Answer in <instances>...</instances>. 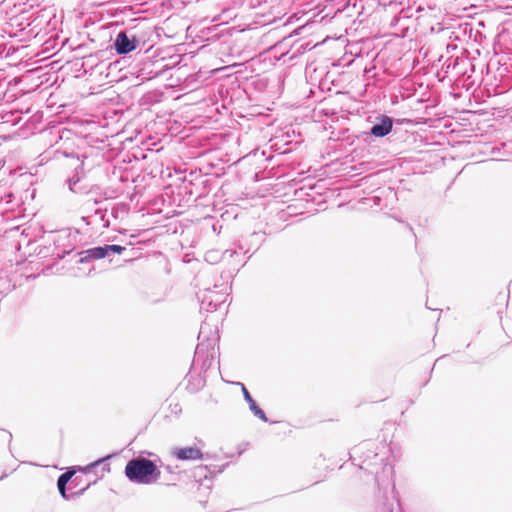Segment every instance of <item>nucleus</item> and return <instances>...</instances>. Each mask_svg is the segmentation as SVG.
Listing matches in <instances>:
<instances>
[{
  "mask_svg": "<svg viewBox=\"0 0 512 512\" xmlns=\"http://www.w3.org/2000/svg\"><path fill=\"white\" fill-rule=\"evenodd\" d=\"M374 447V442L366 440L354 447L352 452L353 454L360 455L362 459L360 468L374 475L375 482L379 488L384 485H392L394 488L395 484L392 479L394 474L393 466L386 461V453L376 452Z\"/></svg>",
  "mask_w": 512,
  "mask_h": 512,
  "instance_id": "f257e3e1",
  "label": "nucleus"
},
{
  "mask_svg": "<svg viewBox=\"0 0 512 512\" xmlns=\"http://www.w3.org/2000/svg\"><path fill=\"white\" fill-rule=\"evenodd\" d=\"M124 473L131 482L145 485L156 482L161 474L155 462L145 457L128 461Z\"/></svg>",
  "mask_w": 512,
  "mask_h": 512,
  "instance_id": "f03ea898",
  "label": "nucleus"
},
{
  "mask_svg": "<svg viewBox=\"0 0 512 512\" xmlns=\"http://www.w3.org/2000/svg\"><path fill=\"white\" fill-rule=\"evenodd\" d=\"M217 288L218 286L215 285L214 289L206 288L197 293L201 309L208 312L215 311L225 302L226 294L216 290Z\"/></svg>",
  "mask_w": 512,
  "mask_h": 512,
  "instance_id": "7ed1b4c3",
  "label": "nucleus"
},
{
  "mask_svg": "<svg viewBox=\"0 0 512 512\" xmlns=\"http://www.w3.org/2000/svg\"><path fill=\"white\" fill-rule=\"evenodd\" d=\"M139 44L140 39L136 35L129 34L126 30H121L113 41V48L118 55H127L136 50Z\"/></svg>",
  "mask_w": 512,
  "mask_h": 512,
  "instance_id": "20e7f679",
  "label": "nucleus"
},
{
  "mask_svg": "<svg viewBox=\"0 0 512 512\" xmlns=\"http://www.w3.org/2000/svg\"><path fill=\"white\" fill-rule=\"evenodd\" d=\"M211 346V343H206L205 341H201L198 343L195 349L193 365L201 362V369L207 370L213 361V355L209 357L208 350Z\"/></svg>",
  "mask_w": 512,
  "mask_h": 512,
  "instance_id": "39448f33",
  "label": "nucleus"
},
{
  "mask_svg": "<svg viewBox=\"0 0 512 512\" xmlns=\"http://www.w3.org/2000/svg\"><path fill=\"white\" fill-rule=\"evenodd\" d=\"M393 128V119L387 115H381L379 122L373 124L370 128V135L376 138H382L388 135Z\"/></svg>",
  "mask_w": 512,
  "mask_h": 512,
  "instance_id": "423d86ee",
  "label": "nucleus"
},
{
  "mask_svg": "<svg viewBox=\"0 0 512 512\" xmlns=\"http://www.w3.org/2000/svg\"><path fill=\"white\" fill-rule=\"evenodd\" d=\"M108 211V205L96 208L91 215L82 217V220L85 221L87 225L101 224L103 228H108L110 226V220L107 217Z\"/></svg>",
  "mask_w": 512,
  "mask_h": 512,
  "instance_id": "0eeeda50",
  "label": "nucleus"
},
{
  "mask_svg": "<svg viewBox=\"0 0 512 512\" xmlns=\"http://www.w3.org/2000/svg\"><path fill=\"white\" fill-rule=\"evenodd\" d=\"M171 454L181 461L202 459L203 453L197 447L174 448Z\"/></svg>",
  "mask_w": 512,
  "mask_h": 512,
  "instance_id": "6e6552de",
  "label": "nucleus"
},
{
  "mask_svg": "<svg viewBox=\"0 0 512 512\" xmlns=\"http://www.w3.org/2000/svg\"><path fill=\"white\" fill-rule=\"evenodd\" d=\"M80 255H83V256L80 258L79 263H85L91 259H96V260L103 259V258H106L109 256L108 252H107L106 244L103 246H96V247L89 248L85 251H82L80 253Z\"/></svg>",
  "mask_w": 512,
  "mask_h": 512,
  "instance_id": "1a4fd4ad",
  "label": "nucleus"
},
{
  "mask_svg": "<svg viewBox=\"0 0 512 512\" xmlns=\"http://www.w3.org/2000/svg\"><path fill=\"white\" fill-rule=\"evenodd\" d=\"M237 384L241 386L244 400L249 404V409L251 410V412L262 421L267 422L268 418L265 412L257 405V403L252 398L251 394L249 393L245 385L240 382H238Z\"/></svg>",
  "mask_w": 512,
  "mask_h": 512,
  "instance_id": "9d476101",
  "label": "nucleus"
},
{
  "mask_svg": "<svg viewBox=\"0 0 512 512\" xmlns=\"http://www.w3.org/2000/svg\"><path fill=\"white\" fill-rule=\"evenodd\" d=\"M116 455H117V453L106 455V456L99 458L98 460L90 463L86 467L80 468V469L84 473H90L93 471V469L101 466V475L98 477V478H101L104 476L105 473L110 472V464H109L108 460H110L112 457H114Z\"/></svg>",
  "mask_w": 512,
  "mask_h": 512,
  "instance_id": "9b49d317",
  "label": "nucleus"
},
{
  "mask_svg": "<svg viewBox=\"0 0 512 512\" xmlns=\"http://www.w3.org/2000/svg\"><path fill=\"white\" fill-rule=\"evenodd\" d=\"M130 207L125 202L111 204L109 207L110 216L115 220H123L129 213Z\"/></svg>",
  "mask_w": 512,
  "mask_h": 512,
  "instance_id": "f8f14e48",
  "label": "nucleus"
},
{
  "mask_svg": "<svg viewBox=\"0 0 512 512\" xmlns=\"http://www.w3.org/2000/svg\"><path fill=\"white\" fill-rule=\"evenodd\" d=\"M57 154H62L64 157L76 160L77 164L75 165L74 169L77 174H78L79 169H82L83 160L80 159L79 155L77 153H75L74 150L69 151L68 149L62 150L61 148H59L55 151V155H57Z\"/></svg>",
  "mask_w": 512,
  "mask_h": 512,
  "instance_id": "ddd939ff",
  "label": "nucleus"
},
{
  "mask_svg": "<svg viewBox=\"0 0 512 512\" xmlns=\"http://www.w3.org/2000/svg\"><path fill=\"white\" fill-rule=\"evenodd\" d=\"M90 486V483H88L86 485L85 488L81 489L80 491H77V492H73L71 494H68L67 493V485H63V486H57L58 488V491H59V494L61 495V497L65 500H70L72 498H75L79 495H81L88 487Z\"/></svg>",
  "mask_w": 512,
  "mask_h": 512,
  "instance_id": "4468645a",
  "label": "nucleus"
},
{
  "mask_svg": "<svg viewBox=\"0 0 512 512\" xmlns=\"http://www.w3.org/2000/svg\"><path fill=\"white\" fill-rule=\"evenodd\" d=\"M75 474L73 468H69L66 472L62 473L57 479V486L67 485Z\"/></svg>",
  "mask_w": 512,
  "mask_h": 512,
  "instance_id": "2eb2a0df",
  "label": "nucleus"
},
{
  "mask_svg": "<svg viewBox=\"0 0 512 512\" xmlns=\"http://www.w3.org/2000/svg\"><path fill=\"white\" fill-rule=\"evenodd\" d=\"M106 248L108 255L110 253L122 254L126 250V247L117 244H106Z\"/></svg>",
  "mask_w": 512,
  "mask_h": 512,
  "instance_id": "dca6fc26",
  "label": "nucleus"
},
{
  "mask_svg": "<svg viewBox=\"0 0 512 512\" xmlns=\"http://www.w3.org/2000/svg\"><path fill=\"white\" fill-rule=\"evenodd\" d=\"M79 182V178L72 177L68 180L69 189L73 192H77L76 185Z\"/></svg>",
  "mask_w": 512,
  "mask_h": 512,
  "instance_id": "f3484780",
  "label": "nucleus"
},
{
  "mask_svg": "<svg viewBox=\"0 0 512 512\" xmlns=\"http://www.w3.org/2000/svg\"><path fill=\"white\" fill-rule=\"evenodd\" d=\"M162 467L170 474L176 473V469L178 468V466L173 467L171 465H162Z\"/></svg>",
  "mask_w": 512,
  "mask_h": 512,
  "instance_id": "a211bd4d",
  "label": "nucleus"
},
{
  "mask_svg": "<svg viewBox=\"0 0 512 512\" xmlns=\"http://www.w3.org/2000/svg\"><path fill=\"white\" fill-rule=\"evenodd\" d=\"M384 512H393V504H384Z\"/></svg>",
  "mask_w": 512,
  "mask_h": 512,
  "instance_id": "6ab92c4d",
  "label": "nucleus"
},
{
  "mask_svg": "<svg viewBox=\"0 0 512 512\" xmlns=\"http://www.w3.org/2000/svg\"><path fill=\"white\" fill-rule=\"evenodd\" d=\"M399 20H400V18H399V17H397V16L393 17V19H392V21H391V25H392V26L396 25V24L398 23V21H399Z\"/></svg>",
  "mask_w": 512,
  "mask_h": 512,
  "instance_id": "aec40b11",
  "label": "nucleus"
},
{
  "mask_svg": "<svg viewBox=\"0 0 512 512\" xmlns=\"http://www.w3.org/2000/svg\"><path fill=\"white\" fill-rule=\"evenodd\" d=\"M462 75H463V76H467L468 78H470V77H471V74H469L467 70L463 71V72H462Z\"/></svg>",
  "mask_w": 512,
  "mask_h": 512,
  "instance_id": "412c9836",
  "label": "nucleus"
},
{
  "mask_svg": "<svg viewBox=\"0 0 512 512\" xmlns=\"http://www.w3.org/2000/svg\"><path fill=\"white\" fill-rule=\"evenodd\" d=\"M469 65H470L471 73H473V72H474V70H475V69H474V65H473V64H471V63H469Z\"/></svg>",
  "mask_w": 512,
  "mask_h": 512,
  "instance_id": "4be33fe9",
  "label": "nucleus"
},
{
  "mask_svg": "<svg viewBox=\"0 0 512 512\" xmlns=\"http://www.w3.org/2000/svg\"><path fill=\"white\" fill-rule=\"evenodd\" d=\"M7 434H8L9 442H11V440H12V434H11L10 432H7Z\"/></svg>",
  "mask_w": 512,
  "mask_h": 512,
  "instance_id": "5701e85b",
  "label": "nucleus"
},
{
  "mask_svg": "<svg viewBox=\"0 0 512 512\" xmlns=\"http://www.w3.org/2000/svg\"><path fill=\"white\" fill-rule=\"evenodd\" d=\"M203 334V327H201V330H200V333H199V336H198V339L201 338V335Z\"/></svg>",
  "mask_w": 512,
  "mask_h": 512,
  "instance_id": "b1692460",
  "label": "nucleus"
},
{
  "mask_svg": "<svg viewBox=\"0 0 512 512\" xmlns=\"http://www.w3.org/2000/svg\"><path fill=\"white\" fill-rule=\"evenodd\" d=\"M177 407H178V404H175L174 412H177Z\"/></svg>",
  "mask_w": 512,
  "mask_h": 512,
  "instance_id": "393cba45",
  "label": "nucleus"
},
{
  "mask_svg": "<svg viewBox=\"0 0 512 512\" xmlns=\"http://www.w3.org/2000/svg\"><path fill=\"white\" fill-rule=\"evenodd\" d=\"M177 407H178V404H175L174 412H177Z\"/></svg>",
  "mask_w": 512,
  "mask_h": 512,
  "instance_id": "a878e982",
  "label": "nucleus"
},
{
  "mask_svg": "<svg viewBox=\"0 0 512 512\" xmlns=\"http://www.w3.org/2000/svg\"><path fill=\"white\" fill-rule=\"evenodd\" d=\"M177 407H178V404H175L174 412H177Z\"/></svg>",
  "mask_w": 512,
  "mask_h": 512,
  "instance_id": "bb28decb",
  "label": "nucleus"
},
{
  "mask_svg": "<svg viewBox=\"0 0 512 512\" xmlns=\"http://www.w3.org/2000/svg\"><path fill=\"white\" fill-rule=\"evenodd\" d=\"M102 202H103V201H97V200H96V201H95V204H100V203H102Z\"/></svg>",
  "mask_w": 512,
  "mask_h": 512,
  "instance_id": "cd10ccee",
  "label": "nucleus"
}]
</instances>
